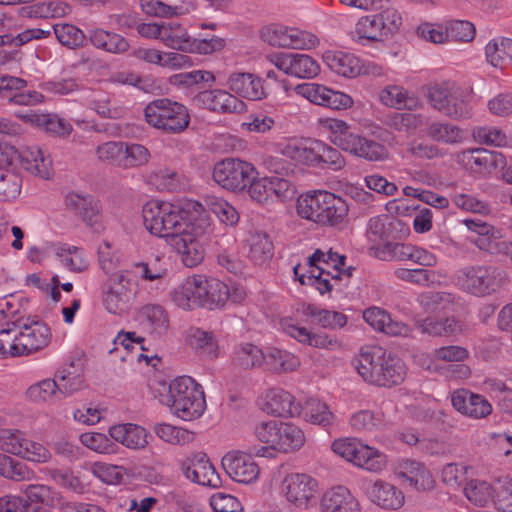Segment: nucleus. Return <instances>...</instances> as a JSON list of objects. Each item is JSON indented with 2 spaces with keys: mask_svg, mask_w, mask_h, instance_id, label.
<instances>
[{
  "mask_svg": "<svg viewBox=\"0 0 512 512\" xmlns=\"http://www.w3.org/2000/svg\"><path fill=\"white\" fill-rule=\"evenodd\" d=\"M222 467L234 481L244 484L254 482L260 469L253 457L241 451H231L222 458Z\"/></svg>",
  "mask_w": 512,
  "mask_h": 512,
  "instance_id": "nucleus-16",
  "label": "nucleus"
},
{
  "mask_svg": "<svg viewBox=\"0 0 512 512\" xmlns=\"http://www.w3.org/2000/svg\"><path fill=\"white\" fill-rule=\"evenodd\" d=\"M180 469L186 479L211 488L221 486V478L204 453H196L180 462Z\"/></svg>",
  "mask_w": 512,
  "mask_h": 512,
  "instance_id": "nucleus-15",
  "label": "nucleus"
},
{
  "mask_svg": "<svg viewBox=\"0 0 512 512\" xmlns=\"http://www.w3.org/2000/svg\"><path fill=\"white\" fill-rule=\"evenodd\" d=\"M148 181L159 191L174 192L182 187L180 175L169 168H160L148 176Z\"/></svg>",
  "mask_w": 512,
  "mask_h": 512,
  "instance_id": "nucleus-63",
  "label": "nucleus"
},
{
  "mask_svg": "<svg viewBox=\"0 0 512 512\" xmlns=\"http://www.w3.org/2000/svg\"><path fill=\"white\" fill-rule=\"evenodd\" d=\"M248 258L258 266L267 264L273 257V243L270 236L261 231L250 233L247 239Z\"/></svg>",
  "mask_w": 512,
  "mask_h": 512,
  "instance_id": "nucleus-43",
  "label": "nucleus"
},
{
  "mask_svg": "<svg viewBox=\"0 0 512 512\" xmlns=\"http://www.w3.org/2000/svg\"><path fill=\"white\" fill-rule=\"evenodd\" d=\"M381 25L376 13L363 16L355 25V35L359 40L378 41L383 37H387Z\"/></svg>",
  "mask_w": 512,
  "mask_h": 512,
  "instance_id": "nucleus-64",
  "label": "nucleus"
},
{
  "mask_svg": "<svg viewBox=\"0 0 512 512\" xmlns=\"http://www.w3.org/2000/svg\"><path fill=\"white\" fill-rule=\"evenodd\" d=\"M346 257L340 255L337 252H333L332 249L322 251L321 249L315 250V252L308 257L307 264L309 268H313L317 271L326 272L327 276L332 277V272L328 268H333L335 272H340L342 266L345 264Z\"/></svg>",
  "mask_w": 512,
  "mask_h": 512,
  "instance_id": "nucleus-51",
  "label": "nucleus"
},
{
  "mask_svg": "<svg viewBox=\"0 0 512 512\" xmlns=\"http://www.w3.org/2000/svg\"><path fill=\"white\" fill-rule=\"evenodd\" d=\"M370 10L377 11L376 15L387 37L394 35L401 27L402 16L391 0H374Z\"/></svg>",
  "mask_w": 512,
  "mask_h": 512,
  "instance_id": "nucleus-45",
  "label": "nucleus"
},
{
  "mask_svg": "<svg viewBox=\"0 0 512 512\" xmlns=\"http://www.w3.org/2000/svg\"><path fill=\"white\" fill-rule=\"evenodd\" d=\"M160 402L184 421L197 419L206 410L203 388L190 376H180L171 381L168 393L160 397Z\"/></svg>",
  "mask_w": 512,
  "mask_h": 512,
  "instance_id": "nucleus-3",
  "label": "nucleus"
},
{
  "mask_svg": "<svg viewBox=\"0 0 512 512\" xmlns=\"http://www.w3.org/2000/svg\"><path fill=\"white\" fill-rule=\"evenodd\" d=\"M16 151L0 145V201L15 199L21 192L22 179L11 167Z\"/></svg>",
  "mask_w": 512,
  "mask_h": 512,
  "instance_id": "nucleus-17",
  "label": "nucleus"
},
{
  "mask_svg": "<svg viewBox=\"0 0 512 512\" xmlns=\"http://www.w3.org/2000/svg\"><path fill=\"white\" fill-rule=\"evenodd\" d=\"M140 318L145 329L154 336L167 333L170 326L169 314L159 304H147L140 309Z\"/></svg>",
  "mask_w": 512,
  "mask_h": 512,
  "instance_id": "nucleus-36",
  "label": "nucleus"
},
{
  "mask_svg": "<svg viewBox=\"0 0 512 512\" xmlns=\"http://www.w3.org/2000/svg\"><path fill=\"white\" fill-rule=\"evenodd\" d=\"M32 402L41 403L63 398L60 389L54 379H44L31 385L26 392Z\"/></svg>",
  "mask_w": 512,
  "mask_h": 512,
  "instance_id": "nucleus-61",
  "label": "nucleus"
},
{
  "mask_svg": "<svg viewBox=\"0 0 512 512\" xmlns=\"http://www.w3.org/2000/svg\"><path fill=\"white\" fill-rule=\"evenodd\" d=\"M16 328V353L27 356L36 353L48 346L51 341V330L42 321L31 318H16L13 321Z\"/></svg>",
  "mask_w": 512,
  "mask_h": 512,
  "instance_id": "nucleus-10",
  "label": "nucleus"
},
{
  "mask_svg": "<svg viewBox=\"0 0 512 512\" xmlns=\"http://www.w3.org/2000/svg\"><path fill=\"white\" fill-rule=\"evenodd\" d=\"M144 119L149 126L157 130L178 134L188 127L190 115L183 104L168 98H159L145 106Z\"/></svg>",
  "mask_w": 512,
  "mask_h": 512,
  "instance_id": "nucleus-6",
  "label": "nucleus"
},
{
  "mask_svg": "<svg viewBox=\"0 0 512 512\" xmlns=\"http://www.w3.org/2000/svg\"><path fill=\"white\" fill-rule=\"evenodd\" d=\"M226 86L234 95L251 101L262 100L267 96L263 79L249 72L230 73Z\"/></svg>",
  "mask_w": 512,
  "mask_h": 512,
  "instance_id": "nucleus-20",
  "label": "nucleus"
},
{
  "mask_svg": "<svg viewBox=\"0 0 512 512\" xmlns=\"http://www.w3.org/2000/svg\"><path fill=\"white\" fill-rule=\"evenodd\" d=\"M256 175L255 167L239 158H225L213 168V179L222 188L229 191L244 190Z\"/></svg>",
  "mask_w": 512,
  "mask_h": 512,
  "instance_id": "nucleus-12",
  "label": "nucleus"
},
{
  "mask_svg": "<svg viewBox=\"0 0 512 512\" xmlns=\"http://www.w3.org/2000/svg\"><path fill=\"white\" fill-rule=\"evenodd\" d=\"M451 403L458 412L472 419H483L492 413V405L484 396L467 389L454 391Z\"/></svg>",
  "mask_w": 512,
  "mask_h": 512,
  "instance_id": "nucleus-21",
  "label": "nucleus"
},
{
  "mask_svg": "<svg viewBox=\"0 0 512 512\" xmlns=\"http://www.w3.org/2000/svg\"><path fill=\"white\" fill-rule=\"evenodd\" d=\"M298 214L318 224L336 225L348 213L346 201L328 191H314L301 195L297 201Z\"/></svg>",
  "mask_w": 512,
  "mask_h": 512,
  "instance_id": "nucleus-5",
  "label": "nucleus"
},
{
  "mask_svg": "<svg viewBox=\"0 0 512 512\" xmlns=\"http://www.w3.org/2000/svg\"><path fill=\"white\" fill-rule=\"evenodd\" d=\"M65 204L68 209L79 215L87 225L93 228L96 227L99 222L100 207L94 197L71 192L66 195Z\"/></svg>",
  "mask_w": 512,
  "mask_h": 512,
  "instance_id": "nucleus-31",
  "label": "nucleus"
},
{
  "mask_svg": "<svg viewBox=\"0 0 512 512\" xmlns=\"http://www.w3.org/2000/svg\"><path fill=\"white\" fill-rule=\"evenodd\" d=\"M187 342L204 358L215 359L219 356V344L213 332L191 327L187 331Z\"/></svg>",
  "mask_w": 512,
  "mask_h": 512,
  "instance_id": "nucleus-37",
  "label": "nucleus"
},
{
  "mask_svg": "<svg viewBox=\"0 0 512 512\" xmlns=\"http://www.w3.org/2000/svg\"><path fill=\"white\" fill-rule=\"evenodd\" d=\"M349 423L354 431L372 432L386 428L390 420L382 411L360 410L351 415Z\"/></svg>",
  "mask_w": 512,
  "mask_h": 512,
  "instance_id": "nucleus-46",
  "label": "nucleus"
},
{
  "mask_svg": "<svg viewBox=\"0 0 512 512\" xmlns=\"http://www.w3.org/2000/svg\"><path fill=\"white\" fill-rule=\"evenodd\" d=\"M387 456L380 450L361 441L354 466L372 473H380L387 467Z\"/></svg>",
  "mask_w": 512,
  "mask_h": 512,
  "instance_id": "nucleus-48",
  "label": "nucleus"
},
{
  "mask_svg": "<svg viewBox=\"0 0 512 512\" xmlns=\"http://www.w3.org/2000/svg\"><path fill=\"white\" fill-rule=\"evenodd\" d=\"M306 442L304 431L290 422H281L278 428L276 448L280 453H292L300 450Z\"/></svg>",
  "mask_w": 512,
  "mask_h": 512,
  "instance_id": "nucleus-44",
  "label": "nucleus"
},
{
  "mask_svg": "<svg viewBox=\"0 0 512 512\" xmlns=\"http://www.w3.org/2000/svg\"><path fill=\"white\" fill-rule=\"evenodd\" d=\"M430 105L452 119H463L470 115L471 107L464 91L454 82L435 83L428 88Z\"/></svg>",
  "mask_w": 512,
  "mask_h": 512,
  "instance_id": "nucleus-8",
  "label": "nucleus"
},
{
  "mask_svg": "<svg viewBox=\"0 0 512 512\" xmlns=\"http://www.w3.org/2000/svg\"><path fill=\"white\" fill-rule=\"evenodd\" d=\"M89 41L95 48L111 54H123L130 48V44L125 37L101 28L89 31Z\"/></svg>",
  "mask_w": 512,
  "mask_h": 512,
  "instance_id": "nucleus-38",
  "label": "nucleus"
},
{
  "mask_svg": "<svg viewBox=\"0 0 512 512\" xmlns=\"http://www.w3.org/2000/svg\"><path fill=\"white\" fill-rule=\"evenodd\" d=\"M26 509L43 512L40 505L54 509L59 506L60 492L45 484H29L23 490Z\"/></svg>",
  "mask_w": 512,
  "mask_h": 512,
  "instance_id": "nucleus-27",
  "label": "nucleus"
},
{
  "mask_svg": "<svg viewBox=\"0 0 512 512\" xmlns=\"http://www.w3.org/2000/svg\"><path fill=\"white\" fill-rule=\"evenodd\" d=\"M343 151L368 161H382L388 152L384 145L354 133Z\"/></svg>",
  "mask_w": 512,
  "mask_h": 512,
  "instance_id": "nucleus-30",
  "label": "nucleus"
},
{
  "mask_svg": "<svg viewBox=\"0 0 512 512\" xmlns=\"http://www.w3.org/2000/svg\"><path fill=\"white\" fill-rule=\"evenodd\" d=\"M354 367L364 381L377 386L398 385L406 376L404 362L380 346L361 348Z\"/></svg>",
  "mask_w": 512,
  "mask_h": 512,
  "instance_id": "nucleus-2",
  "label": "nucleus"
},
{
  "mask_svg": "<svg viewBox=\"0 0 512 512\" xmlns=\"http://www.w3.org/2000/svg\"><path fill=\"white\" fill-rule=\"evenodd\" d=\"M286 501L298 509L307 510L317 503L318 481L305 473H290L281 482Z\"/></svg>",
  "mask_w": 512,
  "mask_h": 512,
  "instance_id": "nucleus-11",
  "label": "nucleus"
},
{
  "mask_svg": "<svg viewBox=\"0 0 512 512\" xmlns=\"http://www.w3.org/2000/svg\"><path fill=\"white\" fill-rule=\"evenodd\" d=\"M69 9V6L64 2H38L22 7L20 14L28 18H57L66 15Z\"/></svg>",
  "mask_w": 512,
  "mask_h": 512,
  "instance_id": "nucleus-54",
  "label": "nucleus"
},
{
  "mask_svg": "<svg viewBox=\"0 0 512 512\" xmlns=\"http://www.w3.org/2000/svg\"><path fill=\"white\" fill-rule=\"evenodd\" d=\"M485 56L488 63L496 68L512 64V39L496 38L489 41L485 47Z\"/></svg>",
  "mask_w": 512,
  "mask_h": 512,
  "instance_id": "nucleus-49",
  "label": "nucleus"
},
{
  "mask_svg": "<svg viewBox=\"0 0 512 512\" xmlns=\"http://www.w3.org/2000/svg\"><path fill=\"white\" fill-rule=\"evenodd\" d=\"M266 355L255 344L241 343L234 349L233 364L241 369H253L262 366L265 363Z\"/></svg>",
  "mask_w": 512,
  "mask_h": 512,
  "instance_id": "nucleus-47",
  "label": "nucleus"
},
{
  "mask_svg": "<svg viewBox=\"0 0 512 512\" xmlns=\"http://www.w3.org/2000/svg\"><path fill=\"white\" fill-rule=\"evenodd\" d=\"M200 294H202V307L214 309L223 305L229 296V289L226 284L216 278H208L199 275Z\"/></svg>",
  "mask_w": 512,
  "mask_h": 512,
  "instance_id": "nucleus-39",
  "label": "nucleus"
},
{
  "mask_svg": "<svg viewBox=\"0 0 512 512\" xmlns=\"http://www.w3.org/2000/svg\"><path fill=\"white\" fill-rule=\"evenodd\" d=\"M110 244L104 242L98 250L100 268L110 274L104 288L103 304L112 314H118L127 309L135 293V283L127 270L112 273L116 263L109 257Z\"/></svg>",
  "mask_w": 512,
  "mask_h": 512,
  "instance_id": "nucleus-4",
  "label": "nucleus"
},
{
  "mask_svg": "<svg viewBox=\"0 0 512 512\" xmlns=\"http://www.w3.org/2000/svg\"><path fill=\"white\" fill-rule=\"evenodd\" d=\"M109 436L131 450H141L148 445V432L134 423L117 424L109 428Z\"/></svg>",
  "mask_w": 512,
  "mask_h": 512,
  "instance_id": "nucleus-28",
  "label": "nucleus"
},
{
  "mask_svg": "<svg viewBox=\"0 0 512 512\" xmlns=\"http://www.w3.org/2000/svg\"><path fill=\"white\" fill-rule=\"evenodd\" d=\"M260 407L267 414L276 417H294L301 414V406L295 397L281 388L267 390Z\"/></svg>",
  "mask_w": 512,
  "mask_h": 512,
  "instance_id": "nucleus-18",
  "label": "nucleus"
},
{
  "mask_svg": "<svg viewBox=\"0 0 512 512\" xmlns=\"http://www.w3.org/2000/svg\"><path fill=\"white\" fill-rule=\"evenodd\" d=\"M321 512H361L357 498L345 487L328 490L321 499Z\"/></svg>",
  "mask_w": 512,
  "mask_h": 512,
  "instance_id": "nucleus-26",
  "label": "nucleus"
},
{
  "mask_svg": "<svg viewBox=\"0 0 512 512\" xmlns=\"http://www.w3.org/2000/svg\"><path fill=\"white\" fill-rule=\"evenodd\" d=\"M88 105L103 118L118 119L124 114L123 107L114 105L111 97L104 92L92 91L88 97Z\"/></svg>",
  "mask_w": 512,
  "mask_h": 512,
  "instance_id": "nucleus-58",
  "label": "nucleus"
},
{
  "mask_svg": "<svg viewBox=\"0 0 512 512\" xmlns=\"http://www.w3.org/2000/svg\"><path fill=\"white\" fill-rule=\"evenodd\" d=\"M62 397H69L85 387L84 369L80 363L71 362L55 374Z\"/></svg>",
  "mask_w": 512,
  "mask_h": 512,
  "instance_id": "nucleus-33",
  "label": "nucleus"
},
{
  "mask_svg": "<svg viewBox=\"0 0 512 512\" xmlns=\"http://www.w3.org/2000/svg\"><path fill=\"white\" fill-rule=\"evenodd\" d=\"M195 100L200 106L217 113H241L246 109L241 99L222 89L200 92Z\"/></svg>",
  "mask_w": 512,
  "mask_h": 512,
  "instance_id": "nucleus-19",
  "label": "nucleus"
},
{
  "mask_svg": "<svg viewBox=\"0 0 512 512\" xmlns=\"http://www.w3.org/2000/svg\"><path fill=\"white\" fill-rule=\"evenodd\" d=\"M20 163L23 169L43 179H49L52 162L38 147H28L21 151Z\"/></svg>",
  "mask_w": 512,
  "mask_h": 512,
  "instance_id": "nucleus-40",
  "label": "nucleus"
},
{
  "mask_svg": "<svg viewBox=\"0 0 512 512\" xmlns=\"http://www.w3.org/2000/svg\"><path fill=\"white\" fill-rule=\"evenodd\" d=\"M279 151L296 163L317 166V140H290Z\"/></svg>",
  "mask_w": 512,
  "mask_h": 512,
  "instance_id": "nucleus-34",
  "label": "nucleus"
},
{
  "mask_svg": "<svg viewBox=\"0 0 512 512\" xmlns=\"http://www.w3.org/2000/svg\"><path fill=\"white\" fill-rule=\"evenodd\" d=\"M323 61L334 73L345 78L360 76V58L355 54L344 51H326Z\"/></svg>",
  "mask_w": 512,
  "mask_h": 512,
  "instance_id": "nucleus-29",
  "label": "nucleus"
},
{
  "mask_svg": "<svg viewBox=\"0 0 512 512\" xmlns=\"http://www.w3.org/2000/svg\"><path fill=\"white\" fill-rule=\"evenodd\" d=\"M395 474L418 491L434 488L435 481L430 471L421 462L405 459L398 463Z\"/></svg>",
  "mask_w": 512,
  "mask_h": 512,
  "instance_id": "nucleus-23",
  "label": "nucleus"
},
{
  "mask_svg": "<svg viewBox=\"0 0 512 512\" xmlns=\"http://www.w3.org/2000/svg\"><path fill=\"white\" fill-rule=\"evenodd\" d=\"M199 275H193L185 279L172 292L173 302L181 309L193 310L202 307V294H200Z\"/></svg>",
  "mask_w": 512,
  "mask_h": 512,
  "instance_id": "nucleus-32",
  "label": "nucleus"
},
{
  "mask_svg": "<svg viewBox=\"0 0 512 512\" xmlns=\"http://www.w3.org/2000/svg\"><path fill=\"white\" fill-rule=\"evenodd\" d=\"M363 319L374 330L390 336H408L410 332L405 323L393 319L390 313L377 306L365 309Z\"/></svg>",
  "mask_w": 512,
  "mask_h": 512,
  "instance_id": "nucleus-25",
  "label": "nucleus"
},
{
  "mask_svg": "<svg viewBox=\"0 0 512 512\" xmlns=\"http://www.w3.org/2000/svg\"><path fill=\"white\" fill-rule=\"evenodd\" d=\"M393 274L400 281L426 287L438 283L443 276L439 271L424 268H397Z\"/></svg>",
  "mask_w": 512,
  "mask_h": 512,
  "instance_id": "nucleus-56",
  "label": "nucleus"
},
{
  "mask_svg": "<svg viewBox=\"0 0 512 512\" xmlns=\"http://www.w3.org/2000/svg\"><path fill=\"white\" fill-rule=\"evenodd\" d=\"M260 36L264 42L273 47L287 49H312L319 43L314 34L281 24H270L263 27Z\"/></svg>",
  "mask_w": 512,
  "mask_h": 512,
  "instance_id": "nucleus-13",
  "label": "nucleus"
},
{
  "mask_svg": "<svg viewBox=\"0 0 512 512\" xmlns=\"http://www.w3.org/2000/svg\"><path fill=\"white\" fill-rule=\"evenodd\" d=\"M145 229L181 255L187 267H194L204 258L200 237L210 231V218L204 206L195 200L175 202L152 199L142 207Z\"/></svg>",
  "mask_w": 512,
  "mask_h": 512,
  "instance_id": "nucleus-1",
  "label": "nucleus"
},
{
  "mask_svg": "<svg viewBox=\"0 0 512 512\" xmlns=\"http://www.w3.org/2000/svg\"><path fill=\"white\" fill-rule=\"evenodd\" d=\"M463 224L475 235L469 237V242L481 251L491 255H506L512 260V241L502 240L503 230L481 219L467 218Z\"/></svg>",
  "mask_w": 512,
  "mask_h": 512,
  "instance_id": "nucleus-9",
  "label": "nucleus"
},
{
  "mask_svg": "<svg viewBox=\"0 0 512 512\" xmlns=\"http://www.w3.org/2000/svg\"><path fill=\"white\" fill-rule=\"evenodd\" d=\"M455 159L473 173L486 174L502 162V155L484 148H473L457 153Z\"/></svg>",
  "mask_w": 512,
  "mask_h": 512,
  "instance_id": "nucleus-22",
  "label": "nucleus"
},
{
  "mask_svg": "<svg viewBox=\"0 0 512 512\" xmlns=\"http://www.w3.org/2000/svg\"><path fill=\"white\" fill-rule=\"evenodd\" d=\"M455 284L461 290L477 297L495 293L502 284V273L488 265H466L458 269Z\"/></svg>",
  "mask_w": 512,
  "mask_h": 512,
  "instance_id": "nucleus-7",
  "label": "nucleus"
},
{
  "mask_svg": "<svg viewBox=\"0 0 512 512\" xmlns=\"http://www.w3.org/2000/svg\"><path fill=\"white\" fill-rule=\"evenodd\" d=\"M366 494L375 505L388 510H398L405 503L404 493L393 484L378 479L366 488Z\"/></svg>",
  "mask_w": 512,
  "mask_h": 512,
  "instance_id": "nucleus-24",
  "label": "nucleus"
},
{
  "mask_svg": "<svg viewBox=\"0 0 512 512\" xmlns=\"http://www.w3.org/2000/svg\"><path fill=\"white\" fill-rule=\"evenodd\" d=\"M54 253L60 264L70 272L82 273L88 270L89 260L85 251L77 246L67 243L55 245Z\"/></svg>",
  "mask_w": 512,
  "mask_h": 512,
  "instance_id": "nucleus-35",
  "label": "nucleus"
},
{
  "mask_svg": "<svg viewBox=\"0 0 512 512\" xmlns=\"http://www.w3.org/2000/svg\"><path fill=\"white\" fill-rule=\"evenodd\" d=\"M191 36L187 29L176 22H163L160 42L166 47L186 53Z\"/></svg>",
  "mask_w": 512,
  "mask_h": 512,
  "instance_id": "nucleus-50",
  "label": "nucleus"
},
{
  "mask_svg": "<svg viewBox=\"0 0 512 512\" xmlns=\"http://www.w3.org/2000/svg\"><path fill=\"white\" fill-rule=\"evenodd\" d=\"M379 100L386 107L397 110H413L419 106L418 99L399 85L385 86L379 93Z\"/></svg>",
  "mask_w": 512,
  "mask_h": 512,
  "instance_id": "nucleus-41",
  "label": "nucleus"
},
{
  "mask_svg": "<svg viewBox=\"0 0 512 512\" xmlns=\"http://www.w3.org/2000/svg\"><path fill=\"white\" fill-rule=\"evenodd\" d=\"M496 491L490 483L484 480H469L464 487V494L468 501L478 507H485L494 501Z\"/></svg>",
  "mask_w": 512,
  "mask_h": 512,
  "instance_id": "nucleus-55",
  "label": "nucleus"
},
{
  "mask_svg": "<svg viewBox=\"0 0 512 512\" xmlns=\"http://www.w3.org/2000/svg\"><path fill=\"white\" fill-rule=\"evenodd\" d=\"M301 412L304 419L314 425L327 427L335 422V416L329 406L316 398L306 400Z\"/></svg>",
  "mask_w": 512,
  "mask_h": 512,
  "instance_id": "nucleus-52",
  "label": "nucleus"
},
{
  "mask_svg": "<svg viewBox=\"0 0 512 512\" xmlns=\"http://www.w3.org/2000/svg\"><path fill=\"white\" fill-rule=\"evenodd\" d=\"M426 135L433 141L450 145L461 143L464 138V133L458 126L439 121L428 125Z\"/></svg>",
  "mask_w": 512,
  "mask_h": 512,
  "instance_id": "nucleus-57",
  "label": "nucleus"
},
{
  "mask_svg": "<svg viewBox=\"0 0 512 512\" xmlns=\"http://www.w3.org/2000/svg\"><path fill=\"white\" fill-rule=\"evenodd\" d=\"M304 313L310 317L312 321L326 329H340L347 324V316L341 312L321 309L315 305H308Z\"/></svg>",
  "mask_w": 512,
  "mask_h": 512,
  "instance_id": "nucleus-53",
  "label": "nucleus"
},
{
  "mask_svg": "<svg viewBox=\"0 0 512 512\" xmlns=\"http://www.w3.org/2000/svg\"><path fill=\"white\" fill-rule=\"evenodd\" d=\"M140 6L145 14L163 18L183 16L195 9L193 0L184 1L179 5H167L160 0H141Z\"/></svg>",
  "mask_w": 512,
  "mask_h": 512,
  "instance_id": "nucleus-42",
  "label": "nucleus"
},
{
  "mask_svg": "<svg viewBox=\"0 0 512 512\" xmlns=\"http://www.w3.org/2000/svg\"><path fill=\"white\" fill-rule=\"evenodd\" d=\"M269 60L286 75L297 78H314L320 71L317 61L307 54L278 52L270 55Z\"/></svg>",
  "mask_w": 512,
  "mask_h": 512,
  "instance_id": "nucleus-14",
  "label": "nucleus"
},
{
  "mask_svg": "<svg viewBox=\"0 0 512 512\" xmlns=\"http://www.w3.org/2000/svg\"><path fill=\"white\" fill-rule=\"evenodd\" d=\"M422 114L394 112L386 117L385 125L395 131L412 133L425 124Z\"/></svg>",
  "mask_w": 512,
  "mask_h": 512,
  "instance_id": "nucleus-59",
  "label": "nucleus"
},
{
  "mask_svg": "<svg viewBox=\"0 0 512 512\" xmlns=\"http://www.w3.org/2000/svg\"><path fill=\"white\" fill-rule=\"evenodd\" d=\"M321 125L328 132L329 140L341 150L354 134L349 130V125L341 119L326 118L321 120Z\"/></svg>",
  "mask_w": 512,
  "mask_h": 512,
  "instance_id": "nucleus-62",
  "label": "nucleus"
},
{
  "mask_svg": "<svg viewBox=\"0 0 512 512\" xmlns=\"http://www.w3.org/2000/svg\"><path fill=\"white\" fill-rule=\"evenodd\" d=\"M154 432L161 440L171 445H187L195 440L194 432L167 423L156 424Z\"/></svg>",
  "mask_w": 512,
  "mask_h": 512,
  "instance_id": "nucleus-60",
  "label": "nucleus"
}]
</instances>
